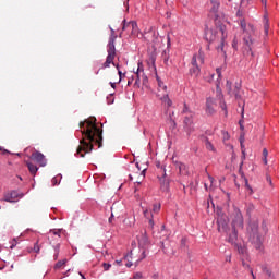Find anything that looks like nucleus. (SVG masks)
Returning <instances> with one entry per match:
<instances>
[{"instance_id": "1", "label": "nucleus", "mask_w": 279, "mask_h": 279, "mask_svg": "<svg viewBox=\"0 0 279 279\" xmlns=\"http://www.w3.org/2000/svg\"><path fill=\"white\" fill-rule=\"evenodd\" d=\"M82 138L76 149V154L84 158L86 154L93 151V145H97L98 149L104 147V130L97 126V118L89 117L80 122Z\"/></svg>"}, {"instance_id": "2", "label": "nucleus", "mask_w": 279, "mask_h": 279, "mask_svg": "<svg viewBox=\"0 0 279 279\" xmlns=\"http://www.w3.org/2000/svg\"><path fill=\"white\" fill-rule=\"evenodd\" d=\"M205 38L208 43H216V50L218 53H222L226 57V50L223 49L226 39L228 38L226 25L221 24L216 28L207 29L205 33Z\"/></svg>"}, {"instance_id": "3", "label": "nucleus", "mask_w": 279, "mask_h": 279, "mask_svg": "<svg viewBox=\"0 0 279 279\" xmlns=\"http://www.w3.org/2000/svg\"><path fill=\"white\" fill-rule=\"evenodd\" d=\"M114 40H117V37H110L108 43V49H107V59L106 62L102 63L101 69H110V65L113 64L114 66V58H117V48L114 47Z\"/></svg>"}, {"instance_id": "4", "label": "nucleus", "mask_w": 279, "mask_h": 279, "mask_svg": "<svg viewBox=\"0 0 279 279\" xmlns=\"http://www.w3.org/2000/svg\"><path fill=\"white\" fill-rule=\"evenodd\" d=\"M190 75L198 77L201 73L199 65L204 64V51L199 50L197 54H194L191 62Z\"/></svg>"}, {"instance_id": "5", "label": "nucleus", "mask_w": 279, "mask_h": 279, "mask_svg": "<svg viewBox=\"0 0 279 279\" xmlns=\"http://www.w3.org/2000/svg\"><path fill=\"white\" fill-rule=\"evenodd\" d=\"M232 230H243L244 220H243V213L239 207L233 206V210L230 215Z\"/></svg>"}, {"instance_id": "6", "label": "nucleus", "mask_w": 279, "mask_h": 279, "mask_svg": "<svg viewBox=\"0 0 279 279\" xmlns=\"http://www.w3.org/2000/svg\"><path fill=\"white\" fill-rule=\"evenodd\" d=\"M137 241L138 247L142 251V254L137 259V263H141V260H145V258H147V247H149V238H147V233L144 232L137 235Z\"/></svg>"}, {"instance_id": "7", "label": "nucleus", "mask_w": 279, "mask_h": 279, "mask_svg": "<svg viewBox=\"0 0 279 279\" xmlns=\"http://www.w3.org/2000/svg\"><path fill=\"white\" fill-rule=\"evenodd\" d=\"M219 8H221V2L219 0H208L207 9L209 16H213L215 21L219 19Z\"/></svg>"}, {"instance_id": "8", "label": "nucleus", "mask_w": 279, "mask_h": 279, "mask_svg": "<svg viewBox=\"0 0 279 279\" xmlns=\"http://www.w3.org/2000/svg\"><path fill=\"white\" fill-rule=\"evenodd\" d=\"M183 130L187 134V136H191V134H193V132H195V123L193 122V113H190V116L184 117Z\"/></svg>"}, {"instance_id": "9", "label": "nucleus", "mask_w": 279, "mask_h": 279, "mask_svg": "<svg viewBox=\"0 0 279 279\" xmlns=\"http://www.w3.org/2000/svg\"><path fill=\"white\" fill-rule=\"evenodd\" d=\"M23 195H24L23 193L16 190H12L3 194V202H9V204H14V202L22 199Z\"/></svg>"}, {"instance_id": "10", "label": "nucleus", "mask_w": 279, "mask_h": 279, "mask_svg": "<svg viewBox=\"0 0 279 279\" xmlns=\"http://www.w3.org/2000/svg\"><path fill=\"white\" fill-rule=\"evenodd\" d=\"M243 34V43L248 48V51L252 52V44L254 43V38L252 37L254 36V25L248 24V32Z\"/></svg>"}, {"instance_id": "11", "label": "nucleus", "mask_w": 279, "mask_h": 279, "mask_svg": "<svg viewBox=\"0 0 279 279\" xmlns=\"http://www.w3.org/2000/svg\"><path fill=\"white\" fill-rule=\"evenodd\" d=\"M154 213H160V204L153 205V211H149V209L144 210V217L148 219L149 228L154 230Z\"/></svg>"}, {"instance_id": "12", "label": "nucleus", "mask_w": 279, "mask_h": 279, "mask_svg": "<svg viewBox=\"0 0 279 279\" xmlns=\"http://www.w3.org/2000/svg\"><path fill=\"white\" fill-rule=\"evenodd\" d=\"M123 32H129L132 36H138V24L135 21L125 22L123 21Z\"/></svg>"}, {"instance_id": "13", "label": "nucleus", "mask_w": 279, "mask_h": 279, "mask_svg": "<svg viewBox=\"0 0 279 279\" xmlns=\"http://www.w3.org/2000/svg\"><path fill=\"white\" fill-rule=\"evenodd\" d=\"M31 160H34V162H37L39 167H46L47 166V159L45 158V155L43 153L35 150L31 155Z\"/></svg>"}, {"instance_id": "14", "label": "nucleus", "mask_w": 279, "mask_h": 279, "mask_svg": "<svg viewBox=\"0 0 279 279\" xmlns=\"http://www.w3.org/2000/svg\"><path fill=\"white\" fill-rule=\"evenodd\" d=\"M248 232L251 239H256V241H260V234H258V221H253L250 223Z\"/></svg>"}, {"instance_id": "15", "label": "nucleus", "mask_w": 279, "mask_h": 279, "mask_svg": "<svg viewBox=\"0 0 279 279\" xmlns=\"http://www.w3.org/2000/svg\"><path fill=\"white\" fill-rule=\"evenodd\" d=\"M142 73H143V62H138L137 63V70L135 72L136 80H135V83H134V88H141Z\"/></svg>"}, {"instance_id": "16", "label": "nucleus", "mask_w": 279, "mask_h": 279, "mask_svg": "<svg viewBox=\"0 0 279 279\" xmlns=\"http://www.w3.org/2000/svg\"><path fill=\"white\" fill-rule=\"evenodd\" d=\"M206 112L207 114H215V98H207L206 100Z\"/></svg>"}, {"instance_id": "17", "label": "nucleus", "mask_w": 279, "mask_h": 279, "mask_svg": "<svg viewBox=\"0 0 279 279\" xmlns=\"http://www.w3.org/2000/svg\"><path fill=\"white\" fill-rule=\"evenodd\" d=\"M177 167L179 168V173L181 175H189V167H186V165L179 162L177 163Z\"/></svg>"}, {"instance_id": "18", "label": "nucleus", "mask_w": 279, "mask_h": 279, "mask_svg": "<svg viewBox=\"0 0 279 279\" xmlns=\"http://www.w3.org/2000/svg\"><path fill=\"white\" fill-rule=\"evenodd\" d=\"M162 104L167 106V108H171L173 106V101L169 98V94H163L162 97H160Z\"/></svg>"}, {"instance_id": "19", "label": "nucleus", "mask_w": 279, "mask_h": 279, "mask_svg": "<svg viewBox=\"0 0 279 279\" xmlns=\"http://www.w3.org/2000/svg\"><path fill=\"white\" fill-rule=\"evenodd\" d=\"M26 167H28V171L32 173V175H36V173H38V167L36 165L26 161Z\"/></svg>"}, {"instance_id": "20", "label": "nucleus", "mask_w": 279, "mask_h": 279, "mask_svg": "<svg viewBox=\"0 0 279 279\" xmlns=\"http://www.w3.org/2000/svg\"><path fill=\"white\" fill-rule=\"evenodd\" d=\"M232 97H235V99H241V86L235 85L232 89Z\"/></svg>"}, {"instance_id": "21", "label": "nucleus", "mask_w": 279, "mask_h": 279, "mask_svg": "<svg viewBox=\"0 0 279 279\" xmlns=\"http://www.w3.org/2000/svg\"><path fill=\"white\" fill-rule=\"evenodd\" d=\"M238 230L240 229H232V233L229 235V243H234L238 236Z\"/></svg>"}, {"instance_id": "22", "label": "nucleus", "mask_w": 279, "mask_h": 279, "mask_svg": "<svg viewBox=\"0 0 279 279\" xmlns=\"http://www.w3.org/2000/svg\"><path fill=\"white\" fill-rule=\"evenodd\" d=\"M240 26H241V29H243V34H246L247 32H250V25L247 26V22H245V20L240 21Z\"/></svg>"}, {"instance_id": "23", "label": "nucleus", "mask_w": 279, "mask_h": 279, "mask_svg": "<svg viewBox=\"0 0 279 279\" xmlns=\"http://www.w3.org/2000/svg\"><path fill=\"white\" fill-rule=\"evenodd\" d=\"M205 146L208 151H215V146L213 145V143H210L208 137H205Z\"/></svg>"}, {"instance_id": "24", "label": "nucleus", "mask_w": 279, "mask_h": 279, "mask_svg": "<svg viewBox=\"0 0 279 279\" xmlns=\"http://www.w3.org/2000/svg\"><path fill=\"white\" fill-rule=\"evenodd\" d=\"M68 262H69L68 259L57 262V264L54 265V269H62Z\"/></svg>"}, {"instance_id": "25", "label": "nucleus", "mask_w": 279, "mask_h": 279, "mask_svg": "<svg viewBox=\"0 0 279 279\" xmlns=\"http://www.w3.org/2000/svg\"><path fill=\"white\" fill-rule=\"evenodd\" d=\"M226 88H227V93H228V95H230V97H232V82H230V81H227V83H226Z\"/></svg>"}, {"instance_id": "26", "label": "nucleus", "mask_w": 279, "mask_h": 279, "mask_svg": "<svg viewBox=\"0 0 279 279\" xmlns=\"http://www.w3.org/2000/svg\"><path fill=\"white\" fill-rule=\"evenodd\" d=\"M158 86L161 90L167 92V85L160 80V77H157Z\"/></svg>"}, {"instance_id": "27", "label": "nucleus", "mask_w": 279, "mask_h": 279, "mask_svg": "<svg viewBox=\"0 0 279 279\" xmlns=\"http://www.w3.org/2000/svg\"><path fill=\"white\" fill-rule=\"evenodd\" d=\"M182 114H187V117L193 114V112L191 111V109H189V106H186V104H184V107H183V110H182Z\"/></svg>"}, {"instance_id": "28", "label": "nucleus", "mask_w": 279, "mask_h": 279, "mask_svg": "<svg viewBox=\"0 0 279 279\" xmlns=\"http://www.w3.org/2000/svg\"><path fill=\"white\" fill-rule=\"evenodd\" d=\"M217 223L218 226H226V216H219L218 219H217Z\"/></svg>"}, {"instance_id": "29", "label": "nucleus", "mask_w": 279, "mask_h": 279, "mask_svg": "<svg viewBox=\"0 0 279 279\" xmlns=\"http://www.w3.org/2000/svg\"><path fill=\"white\" fill-rule=\"evenodd\" d=\"M221 134L223 143H226V141H230V133H228V131H221Z\"/></svg>"}, {"instance_id": "30", "label": "nucleus", "mask_w": 279, "mask_h": 279, "mask_svg": "<svg viewBox=\"0 0 279 279\" xmlns=\"http://www.w3.org/2000/svg\"><path fill=\"white\" fill-rule=\"evenodd\" d=\"M262 271H263L264 274H266V276H268L269 278H271V269H269V267L263 266V267H262Z\"/></svg>"}, {"instance_id": "31", "label": "nucleus", "mask_w": 279, "mask_h": 279, "mask_svg": "<svg viewBox=\"0 0 279 279\" xmlns=\"http://www.w3.org/2000/svg\"><path fill=\"white\" fill-rule=\"evenodd\" d=\"M58 256H60V244L54 245V260H58Z\"/></svg>"}, {"instance_id": "32", "label": "nucleus", "mask_w": 279, "mask_h": 279, "mask_svg": "<svg viewBox=\"0 0 279 279\" xmlns=\"http://www.w3.org/2000/svg\"><path fill=\"white\" fill-rule=\"evenodd\" d=\"M220 108L225 112V117H228V107L226 106L225 101H220Z\"/></svg>"}, {"instance_id": "33", "label": "nucleus", "mask_w": 279, "mask_h": 279, "mask_svg": "<svg viewBox=\"0 0 279 279\" xmlns=\"http://www.w3.org/2000/svg\"><path fill=\"white\" fill-rule=\"evenodd\" d=\"M264 31L265 34H269V20H267V17H265Z\"/></svg>"}, {"instance_id": "34", "label": "nucleus", "mask_w": 279, "mask_h": 279, "mask_svg": "<svg viewBox=\"0 0 279 279\" xmlns=\"http://www.w3.org/2000/svg\"><path fill=\"white\" fill-rule=\"evenodd\" d=\"M161 189H163L165 191H169V181L163 180L161 183Z\"/></svg>"}, {"instance_id": "35", "label": "nucleus", "mask_w": 279, "mask_h": 279, "mask_svg": "<svg viewBox=\"0 0 279 279\" xmlns=\"http://www.w3.org/2000/svg\"><path fill=\"white\" fill-rule=\"evenodd\" d=\"M33 252H35L36 254L40 253V245H38V242L34 244Z\"/></svg>"}, {"instance_id": "36", "label": "nucleus", "mask_w": 279, "mask_h": 279, "mask_svg": "<svg viewBox=\"0 0 279 279\" xmlns=\"http://www.w3.org/2000/svg\"><path fill=\"white\" fill-rule=\"evenodd\" d=\"M245 186L250 191V195H252L254 193V190L252 189V186H250V182L247 181V179H245Z\"/></svg>"}, {"instance_id": "37", "label": "nucleus", "mask_w": 279, "mask_h": 279, "mask_svg": "<svg viewBox=\"0 0 279 279\" xmlns=\"http://www.w3.org/2000/svg\"><path fill=\"white\" fill-rule=\"evenodd\" d=\"M142 82H143V85L145 86V84H147L148 82V78L147 76L145 75V70H143V73H142Z\"/></svg>"}, {"instance_id": "38", "label": "nucleus", "mask_w": 279, "mask_h": 279, "mask_svg": "<svg viewBox=\"0 0 279 279\" xmlns=\"http://www.w3.org/2000/svg\"><path fill=\"white\" fill-rule=\"evenodd\" d=\"M254 209H255L254 205H253V204H250V205L247 206V208H246L247 215H250L252 211H254Z\"/></svg>"}, {"instance_id": "39", "label": "nucleus", "mask_w": 279, "mask_h": 279, "mask_svg": "<svg viewBox=\"0 0 279 279\" xmlns=\"http://www.w3.org/2000/svg\"><path fill=\"white\" fill-rule=\"evenodd\" d=\"M173 114H175V112H172L170 116H169V121L170 123H172L173 128H175V120H173Z\"/></svg>"}, {"instance_id": "40", "label": "nucleus", "mask_w": 279, "mask_h": 279, "mask_svg": "<svg viewBox=\"0 0 279 279\" xmlns=\"http://www.w3.org/2000/svg\"><path fill=\"white\" fill-rule=\"evenodd\" d=\"M104 270L108 271L110 269V267H112V265L108 264V263H104L102 264Z\"/></svg>"}, {"instance_id": "41", "label": "nucleus", "mask_w": 279, "mask_h": 279, "mask_svg": "<svg viewBox=\"0 0 279 279\" xmlns=\"http://www.w3.org/2000/svg\"><path fill=\"white\" fill-rule=\"evenodd\" d=\"M61 230H50V234H54V236H60Z\"/></svg>"}, {"instance_id": "42", "label": "nucleus", "mask_w": 279, "mask_h": 279, "mask_svg": "<svg viewBox=\"0 0 279 279\" xmlns=\"http://www.w3.org/2000/svg\"><path fill=\"white\" fill-rule=\"evenodd\" d=\"M143 278V272H136L134 276H133V279H141Z\"/></svg>"}, {"instance_id": "43", "label": "nucleus", "mask_w": 279, "mask_h": 279, "mask_svg": "<svg viewBox=\"0 0 279 279\" xmlns=\"http://www.w3.org/2000/svg\"><path fill=\"white\" fill-rule=\"evenodd\" d=\"M269 156V151L267 150V148L263 149V158H267Z\"/></svg>"}, {"instance_id": "44", "label": "nucleus", "mask_w": 279, "mask_h": 279, "mask_svg": "<svg viewBox=\"0 0 279 279\" xmlns=\"http://www.w3.org/2000/svg\"><path fill=\"white\" fill-rule=\"evenodd\" d=\"M238 45H239V41L236 40V38H234L233 41H232L233 49L236 50Z\"/></svg>"}, {"instance_id": "45", "label": "nucleus", "mask_w": 279, "mask_h": 279, "mask_svg": "<svg viewBox=\"0 0 279 279\" xmlns=\"http://www.w3.org/2000/svg\"><path fill=\"white\" fill-rule=\"evenodd\" d=\"M266 180H267V182H268V184H269L270 186H274V182L271 181V177H270V175H267V177H266Z\"/></svg>"}, {"instance_id": "46", "label": "nucleus", "mask_w": 279, "mask_h": 279, "mask_svg": "<svg viewBox=\"0 0 279 279\" xmlns=\"http://www.w3.org/2000/svg\"><path fill=\"white\" fill-rule=\"evenodd\" d=\"M118 75H119V82H121V80H123V77H125V74H123V72L118 71Z\"/></svg>"}, {"instance_id": "47", "label": "nucleus", "mask_w": 279, "mask_h": 279, "mask_svg": "<svg viewBox=\"0 0 279 279\" xmlns=\"http://www.w3.org/2000/svg\"><path fill=\"white\" fill-rule=\"evenodd\" d=\"M11 250H14V247H16V239H13L11 242Z\"/></svg>"}, {"instance_id": "48", "label": "nucleus", "mask_w": 279, "mask_h": 279, "mask_svg": "<svg viewBox=\"0 0 279 279\" xmlns=\"http://www.w3.org/2000/svg\"><path fill=\"white\" fill-rule=\"evenodd\" d=\"M242 266L244 267V269H252L250 268V264L245 263V260H242Z\"/></svg>"}, {"instance_id": "49", "label": "nucleus", "mask_w": 279, "mask_h": 279, "mask_svg": "<svg viewBox=\"0 0 279 279\" xmlns=\"http://www.w3.org/2000/svg\"><path fill=\"white\" fill-rule=\"evenodd\" d=\"M216 73H217L218 77H221V68H217Z\"/></svg>"}, {"instance_id": "50", "label": "nucleus", "mask_w": 279, "mask_h": 279, "mask_svg": "<svg viewBox=\"0 0 279 279\" xmlns=\"http://www.w3.org/2000/svg\"><path fill=\"white\" fill-rule=\"evenodd\" d=\"M181 245H182V247H184V246L186 245V239L183 238V239L181 240Z\"/></svg>"}, {"instance_id": "51", "label": "nucleus", "mask_w": 279, "mask_h": 279, "mask_svg": "<svg viewBox=\"0 0 279 279\" xmlns=\"http://www.w3.org/2000/svg\"><path fill=\"white\" fill-rule=\"evenodd\" d=\"M52 184H53V186H56V184H58V178L52 179Z\"/></svg>"}, {"instance_id": "52", "label": "nucleus", "mask_w": 279, "mask_h": 279, "mask_svg": "<svg viewBox=\"0 0 279 279\" xmlns=\"http://www.w3.org/2000/svg\"><path fill=\"white\" fill-rule=\"evenodd\" d=\"M250 274H251L253 279H256V276L254 275V270L250 269Z\"/></svg>"}, {"instance_id": "53", "label": "nucleus", "mask_w": 279, "mask_h": 279, "mask_svg": "<svg viewBox=\"0 0 279 279\" xmlns=\"http://www.w3.org/2000/svg\"><path fill=\"white\" fill-rule=\"evenodd\" d=\"M114 218V214L111 213V216L109 218V223H112V219Z\"/></svg>"}, {"instance_id": "54", "label": "nucleus", "mask_w": 279, "mask_h": 279, "mask_svg": "<svg viewBox=\"0 0 279 279\" xmlns=\"http://www.w3.org/2000/svg\"><path fill=\"white\" fill-rule=\"evenodd\" d=\"M208 178H209L210 184H213V182H215V178H213L210 175H208Z\"/></svg>"}, {"instance_id": "55", "label": "nucleus", "mask_w": 279, "mask_h": 279, "mask_svg": "<svg viewBox=\"0 0 279 279\" xmlns=\"http://www.w3.org/2000/svg\"><path fill=\"white\" fill-rule=\"evenodd\" d=\"M264 165H267V157H263Z\"/></svg>"}, {"instance_id": "56", "label": "nucleus", "mask_w": 279, "mask_h": 279, "mask_svg": "<svg viewBox=\"0 0 279 279\" xmlns=\"http://www.w3.org/2000/svg\"><path fill=\"white\" fill-rule=\"evenodd\" d=\"M134 81V78H132V80H129L128 81V86H130L131 84H132V82Z\"/></svg>"}, {"instance_id": "57", "label": "nucleus", "mask_w": 279, "mask_h": 279, "mask_svg": "<svg viewBox=\"0 0 279 279\" xmlns=\"http://www.w3.org/2000/svg\"><path fill=\"white\" fill-rule=\"evenodd\" d=\"M125 265H126V267H132V262H129Z\"/></svg>"}, {"instance_id": "58", "label": "nucleus", "mask_w": 279, "mask_h": 279, "mask_svg": "<svg viewBox=\"0 0 279 279\" xmlns=\"http://www.w3.org/2000/svg\"><path fill=\"white\" fill-rule=\"evenodd\" d=\"M111 88H116V84L114 83H110Z\"/></svg>"}, {"instance_id": "59", "label": "nucleus", "mask_w": 279, "mask_h": 279, "mask_svg": "<svg viewBox=\"0 0 279 279\" xmlns=\"http://www.w3.org/2000/svg\"><path fill=\"white\" fill-rule=\"evenodd\" d=\"M163 178H167V170L163 169Z\"/></svg>"}, {"instance_id": "60", "label": "nucleus", "mask_w": 279, "mask_h": 279, "mask_svg": "<svg viewBox=\"0 0 279 279\" xmlns=\"http://www.w3.org/2000/svg\"><path fill=\"white\" fill-rule=\"evenodd\" d=\"M126 258H132V251H131L130 255L126 256Z\"/></svg>"}, {"instance_id": "61", "label": "nucleus", "mask_w": 279, "mask_h": 279, "mask_svg": "<svg viewBox=\"0 0 279 279\" xmlns=\"http://www.w3.org/2000/svg\"><path fill=\"white\" fill-rule=\"evenodd\" d=\"M262 2L264 3V5H267V0H262Z\"/></svg>"}, {"instance_id": "62", "label": "nucleus", "mask_w": 279, "mask_h": 279, "mask_svg": "<svg viewBox=\"0 0 279 279\" xmlns=\"http://www.w3.org/2000/svg\"><path fill=\"white\" fill-rule=\"evenodd\" d=\"M114 66H116V69H117L118 71H121V70H119V64H114Z\"/></svg>"}, {"instance_id": "63", "label": "nucleus", "mask_w": 279, "mask_h": 279, "mask_svg": "<svg viewBox=\"0 0 279 279\" xmlns=\"http://www.w3.org/2000/svg\"><path fill=\"white\" fill-rule=\"evenodd\" d=\"M227 260L230 263V260H232V257H230V256L227 257Z\"/></svg>"}, {"instance_id": "64", "label": "nucleus", "mask_w": 279, "mask_h": 279, "mask_svg": "<svg viewBox=\"0 0 279 279\" xmlns=\"http://www.w3.org/2000/svg\"><path fill=\"white\" fill-rule=\"evenodd\" d=\"M167 62H169V59L166 58V59H165V64H167Z\"/></svg>"}]
</instances>
